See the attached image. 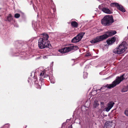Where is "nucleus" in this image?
<instances>
[{
	"mask_svg": "<svg viewBox=\"0 0 128 128\" xmlns=\"http://www.w3.org/2000/svg\"><path fill=\"white\" fill-rule=\"evenodd\" d=\"M78 49V46H71L65 47L60 50L58 51L62 53H66L72 51L76 50Z\"/></svg>",
	"mask_w": 128,
	"mask_h": 128,
	"instance_id": "5",
	"label": "nucleus"
},
{
	"mask_svg": "<svg viewBox=\"0 0 128 128\" xmlns=\"http://www.w3.org/2000/svg\"><path fill=\"white\" fill-rule=\"evenodd\" d=\"M111 109V108H109V107L107 106V107L106 108H105V110L106 111L108 112Z\"/></svg>",
	"mask_w": 128,
	"mask_h": 128,
	"instance_id": "25",
	"label": "nucleus"
},
{
	"mask_svg": "<svg viewBox=\"0 0 128 128\" xmlns=\"http://www.w3.org/2000/svg\"><path fill=\"white\" fill-rule=\"evenodd\" d=\"M69 128H72V126H70L69 127Z\"/></svg>",
	"mask_w": 128,
	"mask_h": 128,
	"instance_id": "33",
	"label": "nucleus"
},
{
	"mask_svg": "<svg viewBox=\"0 0 128 128\" xmlns=\"http://www.w3.org/2000/svg\"><path fill=\"white\" fill-rule=\"evenodd\" d=\"M116 33V31L115 30H111L110 31H108L106 32V34L104 35H106L107 37L106 38L108 37L113 36Z\"/></svg>",
	"mask_w": 128,
	"mask_h": 128,
	"instance_id": "9",
	"label": "nucleus"
},
{
	"mask_svg": "<svg viewBox=\"0 0 128 128\" xmlns=\"http://www.w3.org/2000/svg\"><path fill=\"white\" fill-rule=\"evenodd\" d=\"M125 114L127 116H128V109H127L124 112Z\"/></svg>",
	"mask_w": 128,
	"mask_h": 128,
	"instance_id": "26",
	"label": "nucleus"
},
{
	"mask_svg": "<svg viewBox=\"0 0 128 128\" xmlns=\"http://www.w3.org/2000/svg\"><path fill=\"white\" fill-rule=\"evenodd\" d=\"M124 74H123L120 76L119 77H117L116 80L114 81L111 84H107L105 86H103V87H101L100 89H96V92L98 90H100L103 88L104 87L110 89L114 87L116 85L119 84L124 79Z\"/></svg>",
	"mask_w": 128,
	"mask_h": 128,
	"instance_id": "2",
	"label": "nucleus"
},
{
	"mask_svg": "<svg viewBox=\"0 0 128 128\" xmlns=\"http://www.w3.org/2000/svg\"><path fill=\"white\" fill-rule=\"evenodd\" d=\"M20 16V14L18 13H16L14 14V17L16 18H19Z\"/></svg>",
	"mask_w": 128,
	"mask_h": 128,
	"instance_id": "23",
	"label": "nucleus"
},
{
	"mask_svg": "<svg viewBox=\"0 0 128 128\" xmlns=\"http://www.w3.org/2000/svg\"><path fill=\"white\" fill-rule=\"evenodd\" d=\"M88 56V53H87V54L85 55V56Z\"/></svg>",
	"mask_w": 128,
	"mask_h": 128,
	"instance_id": "28",
	"label": "nucleus"
},
{
	"mask_svg": "<svg viewBox=\"0 0 128 128\" xmlns=\"http://www.w3.org/2000/svg\"><path fill=\"white\" fill-rule=\"evenodd\" d=\"M127 43L126 42H124L114 49L113 52L116 54H122L127 49Z\"/></svg>",
	"mask_w": 128,
	"mask_h": 128,
	"instance_id": "3",
	"label": "nucleus"
},
{
	"mask_svg": "<svg viewBox=\"0 0 128 128\" xmlns=\"http://www.w3.org/2000/svg\"><path fill=\"white\" fill-rule=\"evenodd\" d=\"M113 125H114L115 124L112 122H106L104 124V128H111L112 127V126Z\"/></svg>",
	"mask_w": 128,
	"mask_h": 128,
	"instance_id": "11",
	"label": "nucleus"
},
{
	"mask_svg": "<svg viewBox=\"0 0 128 128\" xmlns=\"http://www.w3.org/2000/svg\"><path fill=\"white\" fill-rule=\"evenodd\" d=\"M45 71H43L41 72L40 73V76H44V78H48L49 76L48 74H45Z\"/></svg>",
	"mask_w": 128,
	"mask_h": 128,
	"instance_id": "16",
	"label": "nucleus"
},
{
	"mask_svg": "<svg viewBox=\"0 0 128 128\" xmlns=\"http://www.w3.org/2000/svg\"><path fill=\"white\" fill-rule=\"evenodd\" d=\"M116 38L114 37L111 39H108L107 40V44L108 45L112 44L116 41Z\"/></svg>",
	"mask_w": 128,
	"mask_h": 128,
	"instance_id": "10",
	"label": "nucleus"
},
{
	"mask_svg": "<svg viewBox=\"0 0 128 128\" xmlns=\"http://www.w3.org/2000/svg\"><path fill=\"white\" fill-rule=\"evenodd\" d=\"M84 108H86V110H88V108L86 107V106H84L83 107Z\"/></svg>",
	"mask_w": 128,
	"mask_h": 128,
	"instance_id": "27",
	"label": "nucleus"
},
{
	"mask_svg": "<svg viewBox=\"0 0 128 128\" xmlns=\"http://www.w3.org/2000/svg\"><path fill=\"white\" fill-rule=\"evenodd\" d=\"M114 21L113 16L111 15H108L104 16L101 21L102 24L104 26L111 25Z\"/></svg>",
	"mask_w": 128,
	"mask_h": 128,
	"instance_id": "4",
	"label": "nucleus"
},
{
	"mask_svg": "<svg viewBox=\"0 0 128 128\" xmlns=\"http://www.w3.org/2000/svg\"><path fill=\"white\" fill-rule=\"evenodd\" d=\"M13 19V17L11 14H9L7 18V20L9 22H10Z\"/></svg>",
	"mask_w": 128,
	"mask_h": 128,
	"instance_id": "19",
	"label": "nucleus"
},
{
	"mask_svg": "<svg viewBox=\"0 0 128 128\" xmlns=\"http://www.w3.org/2000/svg\"><path fill=\"white\" fill-rule=\"evenodd\" d=\"M88 66L87 65H86L84 68V74L83 75V78H87L88 73L86 72L88 70Z\"/></svg>",
	"mask_w": 128,
	"mask_h": 128,
	"instance_id": "14",
	"label": "nucleus"
},
{
	"mask_svg": "<svg viewBox=\"0 0 128 128\" xmlns=\"http://www.w3.org/2000/svg\"><path fill=\"white\" fill-rule=\"evenodd\" d=\"M84 32H80L79 33L76 37L74 38L72 40L71 42L73 43H76L80 41L82 38Z\"/></svg>",
	"mask_w": 128,
	"mask_h": 128,
	"instance_id": "7",
	"label": "nucleus"
},
{
	"mask_svg": "<svg viewBox=\"0 0 128 128\" xmlns=\"http://www.w3.org/2000/svg\"><path fill=\"white\" fill-rule=\"evenodd\" d=\"M53 62H52V63H53Z\"/></svg>",
	"mask_w": 128,
	"mask_h": 128,
	"instance_id": "35",
	"label": "nucleus"
},
{
	"mask_svg": "<svg viewBox=\"0 0 128 128\" xmlns=\"http://www.w3.org/2000/svg\"><path fill=\"white\" fill-rule=\"evenodd\" d=\"M91 54H90L89 52H88V56H91Z\"/></svg>",
	"mask_w": 128,
	"mask_h": 128,
	"instance_id": "32",
	"label": "nucleus"
},
{
	"mask_svg": "<svg viewBox=\"0 0 128 128\" xmlns=\"http://www.w3.org/2000/svg\"><path fill=\"white\" fill-rule=\"evenodd\" d=\"M30 79H29L28 80V82H30Z\"/></svg>",
	"mask_w": 128,
	"mask_h": 128,
	"instance_id": "31",
	"label": "nucleus"
},
{
	"mask_svg": "<svg viewBox=\"0 0 128 128\" xmlns=\"http://www.w3.org/2000/svg\"><path fill=\"white\" fill-rule=\"evenodd\" d=\"M52 10H53V12H54L55 10H56L55 9H53L52 8V9H51Z\"/></svg>",
	"mask_w": 128,
	"mask_h": 128,
	"instance_id": "29",
	"label": "nucleus"
},
{
	"mask_svg": "<svg viewBox=\"0 0 128 128\" xmlns=\"http://www.w3.org/2000/svg\"><path fill=\"white\" fill-rule=\"evenodd\" d=\"M70 120V119L67 120H66V122H68V121Z\"/></svg>",
	"mask_w": 128,
	"mask_h": 128,
	"instance_id": "30",
	"label": "nucleus"
},
{
	"mask_svg": "<svg viewBox=\"0 0 128 128\" xmlns=\"http://www.w3.org/2000/svg\"><path fill=\"white\" fill-rule=\"evenodd\" d=\"M34 82L35 87L37 88L40 89L41 87L38 84V81L37 80V78L36 77L34 76Z\"/></svg>",
	"mask_w": 128,
	"mask_h": 128,
	"instance_id": "12",
	"label": "nucleus"
},
{
	"mask_svg": "<svg viewBox=\"0 0 128 128\" xmlns=\"http://www.w3.org/2000/svg\"><path fill=\"white\" fill-rule=\"evenodd\" d=\"M114 104V102H111L108 103V104L107 106L110 108H111L113 106Z\"/></svg>",
	"mask_w": 128,
	"mask_h": 128,
	"instance_id": "18",
	"label": "nucleus"
},
{
	"mask_svg": "<svg viewBox=\"0 0 128 128\" xmlns=\"http://www.w3.org/2000/svg\"><path fill=\"white\" fill-rule=\"evenodd\" d=\"M115 6L117 7V8L119 10H121L122 12H125V10L122 5H120L117 3H113L110 4L111 6L113 7Z\"/></svg>",
	"mask_w": 128,
	"mask_h": 128,
	"instance_id": "8",
	"label": "nucleus"
},
{
	"mask_svg": "<svg viewBox=\"0 0 128 128\" xmlns=\"http://www.w3.org/2000/svg\"><path fill=\"white\" fill-rule=\"evenodd\" d=\"M10 125L9 124H7L4 125L3 126L1 127L0 128H9Z\"/></svg>",
	"mask_w": 128,
	"mask_h": 128,
	"instance_id": "22",
	"label": "nucleus"
},
{
	"mask_svg": "<svg viewBox=\"0 0 128 128\" xmlns=\"http://www.w3.org/2000/svg\"><path fill=\"white\" fill-rule=\"evenodd\" d=\"M128 91V85L126 86L122 90V92H125Z\"/></svg>",
	"mask_w": 128,
	"mask_h": 128,
	"instance_id": "20",
	"label": "nucleus"
},
{
	"mask_svg": "<svg viewBox=\"0 0 128 128\" xmlns=\"http://www.w3.org/2000/svg\"><path fill=\"white\" fill-rule=\"evenodd\" d=\"M99 105L98 102L97 100H95L94 101V108H96Z\"/></svg>",
	"mask_w": 128,
	"mask_h": 128,
	"instance_id": "21",
	"label": "nucleus"
},
{
	"mask_svg": "<svg viewBox=\"0 0 128 128\" xmlns=\"http://www.w3.org/2000/svg\"><path fill=\"white\" fill-rule=\"evenodd\" d=\"M49 78L51 83L54 84L55 83V80L52 75H51V76L49 77Z\"/></svg>",
	"mask_w": 128,
	"mask_h": 128,
	"instance_id": "17",
	"label": "nucleus"
},
{
	"mask_svg": "<svg viewBox=\"0 0 128 128\" xmlns=\"http://www.w3.org/2000/svg\"><path fill=\"white\" fill-rule=\"evenodd\" d=\"M42 35L43 36V37L40 38L38 40L39 48L40 49L47 48H50L52 46L48 39L49 38L48 34L46 33H43Z\"/></svg>",
	"mask_w": 128,
	"mask_h": 128,
	"instance_id": "1",
	"label": "nucleus"
},
{
	"mask_svg": "<svg viewBox=\"0 0 128 128\" xmlns=\"http://www.w3.org/2000/svg\"><path fill=\"white\" fill-rule=\"evenodd\" d=\"M41 79V78H40V79Z\"/></svg>",
	"mask_w": 128,
	"mask_h": 128,
	"instance_id": "37",
	"label": "nucleus"
},
{
	"mask_svg": "<svg viewBox=\"0 0 128 128\" xmlns=\"http://www.w3.org/2000/svg\"><path fill=\"white\" fill-rule=\"evenodd\" d=\"M107 37V35H103L98 36L91 40L90 42L92 44L96 43L102 41L106 38Z\"/></svg>",
	"mask_w": 128,
	"mask_h": 128,
	"instance_id": "6",
	"label": "nucleus"
},
{
	"mask_svg": "<svg viewBox=\"0 0 128 128\" xmlns=\"http://www.w3.org/2000/svg\"><path fill=\"white\" fill-rule=\"evenodd\" d=\"M102 11L106 14H110L112 13V12L108 8L104 7L102 9Z\"/></svg>",
	"mask_w": 128,
	"mask_h": 128,
	"instance_id": "13",
	"label": "nucleus"
},
{
	"mask_svg": "<svg viewBox=\"0 0 128 128\" xmlns=\"http://www.w3.org/2000/svg\"><path fill=\"white\" fill-rule=\"evenodd\" d=\"M71 25L74 28H76L78 26V24L76 22L73 21L71 22Z\"/></svg>",
	"mask_w": 128,
	"mask_h": 128,
	"instance_id": "15",
	"label": "nucleus"
},
{
	"mask_svg": "<svg viewBox=\"0 0 128 128\" xmlns=\"http://www.w3.org/2000/svg\"><path fill=\"white\" fill-rule=\"evenodd\" d=\"M44 57L45 58V57H46V56H44V57H43V58H44Z\"/></svg>",
	"mask_w": 128,
	"mask_h": 128,
	"instance_id": "34",
	"label": "nucleus"
},
{
	"mask_svg": "<svg viewBox=\"0 0 128 128\" xmlns=\"http://www.w3.org/2000/svg\"><path fill=\"white\" fill-rule=\"evenodd\" d=\"M103 4H102L101 5H99L98 6V8L99 9L102 11V9L104 8L103 7Z\"/></svg>",
	"mask_w": 128,
	"mask_h": 128,
	"instance_id": "24",
	"label": "nucleus"
},
{
	"mask_svg": "<svg viewBox=\"0 0 128 128\" xmlns=\"http://www.w3.org/2000/svg\"><path fill=\"white\" fill-rule=\"evenodd\" d=\"M50 13H51V14L52 13L51 12H50Z\"/></svg>",
	"mask_w": 128,
	"mask_h": 128,
	"instance_id": "36",
	"label": "nucleus"
}]
</instances>
